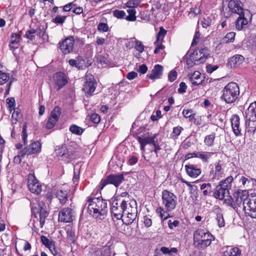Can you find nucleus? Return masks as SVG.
Listing matches in <instances>:
<instances>
[{"instance_id":"nucleus-1","label":"nucleus","mask_w":256,"mask_h":256,"mask_svg":"<svg viewBox=\"0 0 256 256\" xmlns=\"http://www.w3.org/2000/svg\"><path fill=\"white\" fill-rule=\"evenodd\" d=\"M162 199L164 208L161 206L158 207L156 209V212L162 220H164L170 217L168 212L176 208L177 204V197L173 193L165 190L162 192Z\"/></svg>"},{"instance_id":"nucleus-2","label":"nucleus","mask_w":256,"mask_h":256,"mask_svg":"<svg viewBox=\"0 0 256 256\" xmlns=\"http://www.w3.org/2000/svg\"><path fill=\"white\" fill-rule=\"evenodd\" d=\"M88 202H89L88 210L90 214L93 212V216H99L100 219L104 218L107 212L106 202L100 198H89Z\"/></svg>"},{"instance_id":"nucleus-3","label":"nucleus","mask_w":256,"mask_h":256,"mask_svg":"<svg viewBox=\"0 0 256 256\" xmlns=\"http://www.w3.org/2000/svg\"><path fill=\"white\" fill-rule=\"evenodd\" d=\"M214 237L208 232L198 229L194 233V241L198 248H204L209 246Z\"/></svg>"},{"instance_id":"nucleus-4","label":"nucleus","mask_w":256,"mask_h":256,"mask_svg":"<svg viewBox=\"0 0 256 256\" xmlns=\"http://www.w3.org/2000/svg\"><path fill=\"white\" fill-rule=\"evenodd\" d=\"M240 94V89L238 84L231 82L226 84L224 90L222 98L228 104L234 102Z\"/></svg>"},{"instance_id":"nucleus-5","label":"nucleus","mask_w":256,"mask_h":256,"mask_svg":"<svg viewBox=\"0 0 256 256\" xmlns=\"http://www.w3.org/2000/svg\"><path fill=\"white\" fill-rule=\"evenodd\" d=\"M232 180V176H228L224 180H222L214 189V197L220 200H224L226 197H229V189L231 188L230 184Z\"/></svg>"},{"instance_id":"nucleus-6","label":"nucleus","mask_w":256,"mask_h":256,"mask_svg":"<svg viewBox=\"0 0 256 256\" xmlns=\"http://www.w3.org/2000/svg\"><path fill=\"white\" fill-rule=\"evenodd\" d=\"M246 126L248 132L256 131V102H252L245 112Z\"/></svg>"},{"instance_id":"nucleus-7","label":"nucleus","mask_w":256,"mask_h":256,"mask_svg":"<svg viewBox=\"0 0 256 256\" xmlns=\"http://www.w3.org/2000/svg\"><path fill=\"white\" fill-rule=\"evenodd\" d=\"M243 210L250 217L256 218V194L248 195Z\"/></svg>"},{"instance_id":"nucleus-8","label":"nucleus","mask_w":256,"mask_h":256,"mask_svg":"<svg viewBox=\"0 0 256 256\" xmlns=\"http://www.w3.org/2000/svg\"><path fill=\"white\" fill-rule=\"evenodd\" d=\"M124 200L114 199L112 200L111 207V212L112 216L117 220H121L124 216Z\"/></svg>"},{"instance_id":"nucleus-9","label":"nucleus","mask_w":256,"mask_h":256,"mask_svg":"<svg viewBox=\"0 0 256 256\" xmlns=\"http://www.w3.org/2000/svg\"><path fill=\"white\" fill-rule=\"evenodd\" d=\"M124 179L123 174H110L108 176L106 179L102 180L100 182V190H102L108 184H114L118 187Z\"/></svg>"},{"instance_id":"nucleus-10","label":"nucleus","mask_w":256,"mask_h":256,"mask_svg":"<svg viewBox=\"0 0 256 256\" xmlns=\"http://www.w3.org/2000/svg\"><path fill=\"white\" fill-rule=\"evenodd\" d=\"M54 152L57 156L62 157L66 162H70L75 158L72 151L68 150L64 145L57 146Z\"/></svg>"},{"instance_id":"nucleus-11","label":"nucleus","mask_w":256,"mask_h":256,"mask_svg":"<svg viewBox=\"0 0 256 256\" xmlns=\"http://www.w3.org/2000/svg\"><path fill=\"white\" fill-rule=\"evenodd\" d=\"M96 83L93 76L87 74L86 76L82 90L88 96H92L94 92Z\"/></svg>"},{"instance_id":"nucleus-12","label":"nucleus","mask_w":256,"mask_h":256,"mask_svg":"<svg viewBox=\"0 0 256 256\" xmlns=\"http://www.w3.org/2000/svg\"><path fill=\"white\" fill-rule=\"evenodd\" d=\"M52 81L54 83V88L57 90L62 88L68 82L66 74L61 72H56L54 74Z\"/></svg>"},{"instance_id":"nucleus-13","label":"nucleus","mask_w":256,"mask_h":256,"mask_svg":"<svg viewBox=\"0 0 256 256\" xmlns=\"http://www.w3.org/2000/svg\"><path fill=\"white\" fill-rule=\"evenodd\" d=\"M74 40L73 36H69L59 42V48L64 54H68L73 52Z\"/></svg>"},{"instance_id":"nucleus-14","label":"nucleus","mask_w":256,"mask_h":256,"mask_svg":"<svg viewBox=\"0 0 256 256\" xmlns=\"http://www.w3.org/2000/svg\"><path fill=\"white\" fill-rule=\"evenodd\" d=\"M75 218V212L70 208H63L59 212L58 220L64 222H70Z\"/></svg>"},{"instance_id":"nucleus-15","label":"nucleus","mask_w":256,"mask_h":256,"mask_svg":"<svg viewBox=\"0 0 256 256\" xmlns=\"http://www.w3.org/2000/svg\"><path fill=\"white\" fill-rule=\"evenodd\" d=\"M252 15L250 10H244V13L239 14L236 22V27L238 30H242L244 26L248 24L252 18Z\"/></svg>"},{"instance_id":"nucleus-16","label":"nucleus","mask_w":256,"mask_h":256,"mask_svg":"<svg viewBox=\"0 0 256 256\" xmlns=\"http://www.w3.org/2000/svg\"><path fill=\"white\" fill-rule=\"evenodd\" d=\"M190 54L192 58L198 62V64H202L208 58V49L204 47L200 50H195Z\"/></svg>"},{"instance_id":"nucleus-17","label":"nucleus","mask_w":256,"mask_h":256,"mask_svg":"<svg viewBox=\"0 0 256 256\" xmlns=\"http://www.w3.org/2000/svg\"><path fill=\"white\" fill-rule=\"evenodd\" d=\"M60 114V108L58 106L55 107L51 112L50 114L46 124V128L48 129H51L54 126L58 120Z\"/></svg>"},{"instance_id":"nucleus-18","label":"nucleus","mask_w":256,"mask_h":256,"mask_svg":"<svg viewBox=\"0 0 256 256\" xmlns=\"http://www.w3.org/2000/svg\"><path fill=\"white\" fill-rule=\"evenodd\" d=\"M28 187L30 190L36 194H39L42 191V186L33 175H30L28 178Z\"/></svg>"},{"instance_id":"nucleus-19","label":"nucleus","mask_w":256,"mask_h":256,"mask_svg":"<svg viewBox=\"0 0 256 256\" xmlns=\"http://www.w3.org/2000/svg\"><path fill=\"white\" fill-rule=\"evenodd\" d=\"M166 30H164L162 27H160V31L157 34L156 39L154 44L156 46V48L154 50V54H158L160 50L164 48V46L162 44L163 38L166 34Z\"/></svg>"},{"instance_id":"nucleus-20","label":"nucleus","mask_w":256,"mask_h":256,"mask_svg":"<svg viewBox=\"0 0 256 256\" xmlns=\"http://www.w3.org/2000/svg\"><path fill=\"white\" fill-rule=\"evenodd\" d=\"M242 4L239 0H230L228 2V6L230 10L238 15L244 13V10H248L242 8Z\"/></svg>"},{"instance_id":"nucleus-21","label":"nucleus","mask_w":256,"mask_h":256,"mask_svg":"<svg viewBox=\"0 0 256 256\" xmlns=\"http://www.w3.org/2000/svg\"><path fill=\"white\" fill-rule=\"evenodd\" d=\"M190 82L192 86H196L202 84L204 80V76L198 71H195L193 74L188 75Z\"/></svg>"},{"instance_id":"nucleus-22","label":"nucleus","mask_w":256,"mask_h":256,"mask_svg":"<svg viewBox=\"0 0 256 256\" xmlns=\"http://www.w3.org/2000/svg\"><path fill=\"white\" fill-rule=\"evenodd\" d=\"M231 125L234 133L236 136L241 135L242 129L240 128V118L236 114H234L231 118Z\"/></svg>"},{"instance_id":"nucleus-23","label":"nucleus","mask_w":256,"mask_h":256,"mask_svg":"<svg viewBox=\"0 0 256 256\" xmlns=\"http://www.w3.org/2000/svg\"><path fill=\"white\" fill-rule=\"evenodd\" d=\"M22 150L26 154L38 153L41 150V144L39 142H34Z\"/></svg>"},{"instance_id":"nucleus-24","label":"nucleus","mask_w":256,"mask_h":256,"mask_svg":"<svg viewBox=\"0 0 256 256\" xmlns=\"http://www.w3.org/2000/svg\"><path fill=\"white\" fill-rule=\"evenodd\" d=\"M124 208V215H126L131 212H136L137 206L136 202L134 200H132L130 202L126 201L124 200V204L123 206Z\"/></svg>"},{"instance_id":"nucleus-25","label":"nucleus","mask_w":256,"mask_h":256,"mask_svg":"<svg viewBox=\"0 0 256 256\" xmlns=\"http://www.w3.org/2000/svg\"><path fill=\"white\" fill-rule=\"evenodd\" d=\"M157 136V134H154L152 136H147V137H141L138 136V140L140 144V149L142 152L144 151V148L146 144H153L156 140L155 138Z\"/></svg>"},{"instance_id":"nucleus-26","label":"nucleus","mask_w":256,"mask_h":256,"mask_svg":"<svg viewBox=\"0 0 256 256\" xmlns=\"http://www.w3.org/2000/svg\"><path fill=\"white\" fill-rule=\"evenodd\" d=\"M185 168L187 174L192 178H196L201 174V169L196 168L194 164H186Z\"/></svg>"},{"instance_id":"nucleus-27","label":"nucleus","mask_w":256,"mask_h":256,"mask_svg":"<svg viewBox=\"0 0 256 256\" xmlns=\"http://www.w3.org/2000/svg\"><path fill=\"white\" fill-rule=\"evenodd\" d=\"M248 195L249 194H246L243 192H238V194H236L234 196V197L236 198V200L234 202L236 206H237L238 207L240 208H243L244 207L245 202L248 197Z\"/></svg>"},{"instance_id":"nucleus-28","label":"nucleus","mask_w":256,"mask_h":256,"mask_svg":"<svg viewBox=\"0 0 256 256\" xmlns=\"http://www.w3.org/2000/svg\"><path fill=\"white\" fill-rule=\"evenodd\" d=\"M163 67L159 64H156L152 70V72L147 76L150 79L155 80L160 78L162 74Z\"/></svg>"},{"instance_id":"nucleus-29","label":"nucleus","mask_w":256,"mask_h":256,"mask_svg":"<svg viewBox=\"0 0 256 256\" xmlns=\"http://www.w3.org/2000/svg\"><path fill=\"white\" fill-rule=\"evenodd\" d=\"M244 60L243 56L240 54H236L229 59L228 63L231 67H236L240 66Z\"/></svg>"},{"instance_id":"nucleus-30","label":"nucleus","mask_w":256,"mask_h":256,"mask_svg":"<svg viewBox=\"0 0 256 256\" xmlns=\"http://www.w3.org/2000/svg\"><path fill=\"white\" fill-rule=\"evenodd\" d=\"M137 216L136 212H131L126 215L124 214L121 219L124 224L126 225H130L132 224L136 220Z\"/></svg>"},{"instance_id":"nucleus-31","label":"nucleus","mask_w":256,"mask_h":256,"mask_svg":"<svg viewBox=\"0 0 256 256\" xmlns=\"http://www.w3.org/2000/svg\"><path fill=\"white\" fill-rule=\"evenodd\" d=\"M240 251L238 248L228 246L224 252L223 256H240Z\"/></svg>"},{"instance_id":"nucleus-32","label":"nucleus","mask_w":256,"mask_h":256,"mask_svg":"<svg viewBox=\"0 0 256 256\" xmlns=\"http://www.w3.org/2000/svg\"><path fill=\"white\" fill-rule=\"evenodd\" d=\"M214 154V153L213 152L200 151L198 158L200 159L202 162L207 163L210 161L212 155Z\"/></svg>"},{"instance_id":"nucleus-33","label":"nucleus","mask_w":256,"mask_h":256,"mask_svg":"<svg viewBox=\"0 0 256 256\" xmlns=\"http://www.w3.org/2000/svg\"><path fill=\"white\" fill-rule=\"evenodd\" d=\"M68 192L66 190L64 191L62 190H57L56 196L59 200L60 202L62 204H64L68 200Z\"/></svg>"},{"instance_id":"nucleus-34","label":"nucleus","mask_w":256,"mask_h":256,"mask_svg":"<svg viewBox=\"0 0 256 256\" xmlns=\"http://www.w3.org/2000/svg\"><path fill=\"white\" fill-rule=\"evenodd\" d=\"M215 170H212L210 172L211 174H212L213 177L216 178L220 176L224 172L223 169L222 165L220 162H216L214 164Z\"/></svg>"},{"instance_id":"nucleus-35","label":"nucleus","mask_w":256,"mask_h":256,"mask_svg":"<svg viewBox=\"0 0 256 256\" xmlns=\"http://www.w3.org/2000/svg\"><path fill=\"white\" fill-rule=\"evenodd\" d=\"M48 212L47 210L40 207V227H42L44 226V222H45V218L48 216Z\"/></svg>"},{"instance_id":"nucleus-36","label":"nucleus","mask_w":256,"mask_h":256,"mask_svg":"<svg viewBox=\"0 0 256 256\" xmlns=\"http://www.w3.org/2000/svg\"><path fill=\"white\" fill-rule=\"evenodd\" d=\"M66 238L68 242L70 244H73L75 242L76 234L74 230L72 228H68L66 230Z\"/></svg>"},{"instance_id":"nucleus-37","label":"nucleus","mask_w":256,"mask_h":256,"mask_svg":"<svg viewBox=\"0 0 256 256\" xmlns=\"http://www.w3.org/2000/svg\"><path fill=\"white\" fill-rule=\"evenodd\" d=\"M69 130L71 132L78 136L81 135L84 130L82 128L76 124H72L70 126Z\"/></svg>"},{"instance_id":"nucleus-38","label":"nucleus","mask_w":256,"mask_h":256,"mask_svg":"<svg viewBox=\"0 0 256 256\" xmlns=\"http://www.w3.org/2000/svg\"><path fill=\"white\" fill-rule=\"evenodd\" d=\"M215 139L214 134H210L206 136L204 140V142L206 145L208 147L213 146L214 143V140Z\"/></svg>"},{"instance_id":"nucleus-39","label":"nucleus","mask_w":256,"mask_h":256,"mask_svg":"<svg viewBox=\"0 0 256 256\" xmlns=\"http://www.w3.org/2000/svg\"><path fill=\"white\" fill-rule=\"evenodd\" d=\"M127 12L128 14V16L126 19L128 21L130 22H134L136 20V10L134 8H130L127 10Z\"/></svg>"},{"instance_id":"nucleus-40","label":"nucleus","mask_w":256,"mask_h":256,"mask_svg":"<svg viewBox=\"0 0 256 256\" xmlns=\"http://www.w3.org/2000/svg\"><path fill=\"white\" fill-rule=\"evenodd\" d=\"M20 39V36L16 33H13L11 35L10 46L14 48V44H17Z\"/></svg>"},{"instance_id":"nucleus-41","label":"nucleus","mask_w":256,"mask_h":256,"mask_svg":"<svg viewBox=\"0 0 256 256\" xmlns=\"http://www.w3.org/2000/svg\"><path fill=\"white\" fill-rule=\"evenodd\" d=\"M10 74L0 70V85L6 84L9 80Z\"/></svg>"},{"instance_id":"nucleus-42","label":"nucleus","mask_w":256,"mask_h":256,"mask_svg":"<svg viewBox=\"0 0 256 256\" xmlns=\"http://www.w3.org/2000/svg\"><path fill=\"white\" fill-rule=\"evenodd\" d=\"M142 0H129L126 4V6L128 8H134L137 7Z\"/></svg>"},{"instance_id":"nucleus-43","label":"nucleus","mask_w":256,"mask_h":256,"mask_svg":"<svg viewBox=\"0 0 256 256\" xmlns=\"http://www.w3.org/2000/svg\"><path fill=\"white\" fill-rule=\"evenodd\" d=\"M183 130V128L180 126L174 128L172 134V138L174 139H176Z\"/></svg>"},{"instance_id":"nucleus-44","label":"nucleus","mask_w":256,"mask_h":256,"mask_svg":"<svg viewBox=\"0 0 256 256\" xmlns=\"http://www.w3.org/2000/svg\"><path fill=\"white\" fill-rule=\"evenodd\" d=\"M134 48L140 53H142L144 51V46L142 42L136 40L134 41Z\"/></svg>"},{"instance_id":"nucleus-45","label":"nucleus","mask_w":256,"mask_h":256,"mask_svg":"<svg viewBox=\"0 0 256 256\" xmlns=\"http://www.w3.org/2000/svg\"><path fill=\"white\" fill-rule=\"evenodd\" d=\"M235 35L236 34L234 32H230L228 33L224 38V41L226 43L233 42Z\"/></svg>"},{"instance_id":"nucleus-46","label":"nucleus","mask_w":256,"mask_h":256,"mask_svg":"<svg viewBox=\"0 0 256 256\" xmlns=\"http://www.w3.org/2000/svg\"><path fill=\"white\" fill-rule=\"evenodd\" d=\"M216 220L218 226L221 228L224 226V221L223 217V215L220 212L216 214Z\"/></svg>"},{"instance_id":"nucleus-47","label":"nucleus","mask_w":256,"mask_h":256,"mask_svg":"<svg viewBox=\"0 0 256 256\" xmlns=\"http://www.w3.org/2000/svg\"><path fill=\"white\" fill-rule=\"evenodd\" d=\"M66 18V16L57 15L54 19L53 22L57 24H62L65 22Z\"/></svg>"},{"instance_id":"nucleus-48","label":"nucleus","mask_w":256,"mask_h":256,"mask_svg":"<svg viewBox=\"0 0 256 256\" xmlns=\"http://www.w3.org/2000/svg\"><path fill=\"white\" fill-rule=\"evenodd\" d=\"M25 155H26V154L22 150L16 156H14V162L16 164H20L22 161V158H24Z\"/></svg>"},{"instance_id":"nucleus-49","label":"nucleus","mask_w":256,"mask_h":256,"mask_svg":"<svg viewBox=\"0 0 256 256\" xmlns=\"http://www.w3.org/2000/svg\"><path fill=\"white\" fill-rule=\"evenodd\" d=\"M224 200V201L226 203L234 208V209L238 210V208L236 206V204L233 200V199L232 198V197L229 195V197H226Z\"/></svg>"},{"instance_id":"nucleus-50","label":"nucleus","mask_w":256,"mask_h":256,"mask_svg":"<svg viewBox=\"0 0 256 256\" xmlns=\"http://www.w3.org/2000/svg\"><path fill=\"white\" fill-rule=\"evenodd\" d=\"M182 114L186 118H189L190 120H192L194 116L192 110H184Z\"/></svg>"},{"instance_id":"nucleus-51","label":"nucleus","mask_w":256,"mask_h":256,"mask_svg":"<svg viewBox=\"0 0 256 256\" xmlns=\"http://www.w3.org/2000/svg\"><path fill=\"white\" fill-rule=\"evenodd\" d=\"M40 239L42 243L47 248L54 242L52 240L44 236H41Z\"/></svg>"},{"instance_id":"nucleus-52","label":"nucleus","mask_w":256,"mask_h":256,"mask_svg":"<svg viewBox=\"0 0 256 256\" xmlns=\"http://www.w3.org/2000/svg\"><path fill=\"white\" fill-rule=\"evenodd\" d=\"M112 13L114 17L119 19L124 18L126 15V13L124 10H114Z\"/></svg>"},{"instance_id":"nucleus-53","label":"nucleus","mask_w":256,"mask_h":256,"mask_svg":"<svg viewBox=\"0 0 256 256\" xmlns=\"http://www.w3.org/2000/svg\"><path fill=\"white\" fill-rule=\"evenodd\" d=\"M211 22L212 20L208 16L204 18L203 20H202V27L205 28H206L208 26H210Z\"/></svg>"},{"instance_id":"nucleus-54","label":"nucleus","mask_w":256,"mask_h":256,"mask_svg":"<svg viewBox=\"0 0 256 256\" xmlns=\"http://www.w3.org/2000/svg\"><path fill=\"white\" fill-rule=\"evenodd\" d=\"M192 56L190 54L188 56V59L186 60V64L190 67H191L194 64H198V62H197L196 61H195L194 60V59H192Z\"/></svg>"},{"instance_id":"nucleus-55","label":"nucleus","mask_w":256,"mask_h":256,"mask_svg":"<svg viewBox=\"0 0 256 256\" xmlns=\"http://www.w3.org/2000/svg\"><path fill=\"white\" fill-rule=\"evenodd\" d=\"M34 34H36L35 30L31 28L26 32V36L28 39L32 40L34 38Z\"/></svg>"},{"instance_id":"nucleus-56","label":"nucleus","mask_w":256,"mask_h":256,"mask_svg":"<svg viewBox=\"0 0 256 256\" xmlns=\"http://www.w3.org/2000/svg\"><path fill=\"white\" fill-rule=\"evenodd\" d=\"M90 118L92 121L95 124H98L100 121V116L97 114H92L90 116Z\"/></svg>"},{"instance_id":"nucleus-57","label":"nucleus","mask_w":256,"mask_h":256,"mask_svg":"<svg viewBox=\"0 0 256 256\" xmlns=\"http://www.w3.org/2000/svg\"><path fill=\"white\" fill-rule=\"evenodd\" d=\"M22 116V114L20 112V111L19 109H16L14 110L12 114V118H14L16 120L18 119H20Z\"/></svg>"},{"instance_id":"nucleus-58","label":"nucleus","mask_w":256,"mask_h":256,"mask_svg":"<svg viewBox=\"0 0 256 256\" xmlns=\"http://www.w3.org/2000/svg\"><path fill=\"white\" fill-rule=\"evenodd\" d=\"M168 78L170 82H174L177 78V72L176 70L170 71L168 74Z\"/></svg>"},{"instance_id":"nucleus-59","label":"nucleus","mask_w":256,"mask_h":256,"mask_svg":"<svg viewBox=\"0 0 256 256\" xmlns=\"http://www.w3.org/2000/svg\"><path fill=\"white\" fill-rule=\"evenodd\" d=\"M162 117L161 111L159 110L156 112V114H152L150 119L152 121H156Z\"/></svg>"},{"instance_id":"nucleus-60","label":"nucleus","mask_w":256,"mask_h":256,"mask_svg":"<svg viewBox=\"0 0 256 256\" xmlns=\"http://www.w3.org/2000/svg\"><path fill=\"white\" fill-rule=\"evenodd\" d=\"M98 29L99 30H102L104 32H106L108 30V26L107 24L104 23H100L98 26Z\"/></svg>"},{"instance_id":"nucleus-61","label":"nucleus","mask_w":256,"mask_h":256,"mask_svg":"<svg viewBox=\"0 0 256 256\" xmlns=\"http://www.w3.org/2000/svg\"><path fill=\"white\" fill-rule=\"evenodd\" d=\"M137 70L138 72L142 74H144L146 73V72H147L148 67L146 64H142L138 66V68Z\"/></svg>"},{"instance_id":"nucleus-62","label":"nucleus","mask_w":256,"mask_h":256,"mask_svg":"<svg viewBox=\"0 0 256 256\" xmlns=\"http://www.w3.org/2000/svg\"><path fill=\"white\" fill-rule=\"evenodd\" d=\"M187 86L185 82H181L180 84V88L178 89V92L180 94H182L186 92Z\"/></svg>"},{"instance_id":"nucleus-63","label":"nucleus","mask_w":256,"mask_h":256,"mask_svg":"<svg viewBox=\"0 0 256 256\" xmlns=\"http://www.w3.org/2000/svg\"><path fill=\"white\" fill-rule=\"evenodd\" d=\"M180 224L179 221L176 220L174 222H172L171 220H169L168 221V227L170 229H172L174 227H176L178 226Z\"/></svg>"},{"instance_id":"nucleus-64","label":"nucleus","mask_w":256,"mask_h":256,"mask_svg":"<svg viewBox=\"0 0 256 256\" xmlns=\"http://www.w3.org/2000/svg\"><path fill=\"white\" fill-rule=\"evenodd\" d=\"M206 72L208 73L211 74L214 71L218 69V66H212L211 64H208L206 66Z\"/></svg>"}]
</instances>
